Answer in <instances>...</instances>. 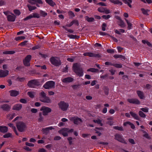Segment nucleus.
<instances>
[{
  "instance_id": "obj_27",
  "label": "nucleus",
  "mask_w": 152,
  "mask_h": 152,
  "mask_svg": "<svg viewBox=\"0 0 152 152\" xmlns=\"http://www.w3.org/2000/svg\"><path fill=\"white\" fill-rule=\"evenodd\" d=\"M123 1L124 2L125 4H127L131 8L132 7V6L131 4L132 2V0H124Z\"/></svg>"
},
{
  "instance_id": "obj_60",
  "label": "nucleus",
  "mask_w": 152,
  "mask_h": 152,
  "mask_svg": "<svg viewBox=\"0 0 152 152\" xmlns=\"http://www.w3.org/2000/svg\"><path fill=\"white\" fill-rule=\"evenodd\" d=\"M97 5H100V6H106V4L102 2H101L99 3H97Z\"/></svg>"
},
{
  "instance_id": "obj_26",
  "label": "nucleus",
  "mask_w": 152,
  "mask_h": 152,
  "mask_svg": "<svg viewBox=\"0 0 152 152\" xmlns=\"http://www.w3.org/2000/svg\"><path fill=\"white\" fill-rule=\"evenodd\" d=\"M93 121L95 123H96L101 126L103 125V124L102 123V121L99 118H97L96 120H94Z\"/></svg>"
},
{
  "instance_id": "obj_61",
  "label": "nucleus",
  "mask_w": 152,
  "mask_h": 152,
  "mask_svg": "<svg viewBox=\"0 0 152 152\" xmlns=\"http://www.w3.org/2000/svg\"><path fill=\"white\" fill-rule=\"evenodd\" d=\"M34 1L36 3H37L39 4H42V2L41 0H32Z\"/></svg>"
},
{
  "instance_id": "obj_49",
  "label": "nucleus",
  "mask_w": 152,
  "mask_h": 152,
  "mask_svg": "<svg viewBox=\"0 0 152 152\" xmlns=\"http://www.w3.org/2000/svg\"><path fill=\"white\" fill-rule=\"evenodd\" d=\"M105 8L103 7H99L98 8V10L100 12H104Z\"/></svg>"
},
{
  "instance_id": "obj_32",
  "label": "nucleus",
  "mask_w": 152,
  "mask_h": 152,
  "mask_svg": "<svg viewBox=\"0 0 152 152\" xmlns=\"http://www.w3.org/2000/svg\"><path fill=\"white\" fill-rule=\"evenodd\" d=\"M32 18H38L40 17L39 15L37 13H34L31 14Z\"/></svg>"
},
{
  "instance_id": "obj_41",
  "label": "nucleus",
  "mask_w": 152,
  "mask_h": 152,
  "mask_svg": "<svg viewBox=\"0 0 152 152\" xmlns=\"http://www.w3.org/2000/svg\"><path fill=\"white\" fill-rule=\"evenodd\" d=\"M48 4L51 6H53L56 5L55 3L52 0H48Z\"/></svg>"
},
{
  "instance_id": "obj_52",
  "label": "nucleus",
  "mask_w": 152,
  "mask_h": 152,
  "mask_svg": "<svg viewBox=\"0 0 152 152\" xmlns=\"http://www.w3.org/2000/svg\"><path fill=\"white\" fill-rule=\"evenodd\" d=\"M29 97L31 98H33L34 97V95L33 93L31 92H28L27 93Z\"/></svg>"
},
{
  "instance_id": "obj_46",
  "label": "nucleus",
  "mask_w": 152,
  "mask_h": 152,
  "mask_svg": "<svg viewBox=\"0 0 152 152\" xmlns=\"http://www.w3.org/2000/svg\"><path fill=\"white\" fill-rule=\"evenodd\" d=\"M142 131L143 132V133L145 134L143 135V136L149 139L150 138V137L149 136L148 134L146 133L145 131L144 130H142Z\"/></svg>"
},
{
  "instance_id": "obj_64",
  "label": "nucleus",
  "mask_w": 152,
  "mask_h": 152,
  "mask_svg": "<svg viewBox=\"0 0 152 152\" xmlns=\"http://www.w3.org/2000/svg\"><path fill=\"white\" fill-rule=\"evenodd\" d=\"M39 152H46V151L44 148H41L38 150Z\"/></svg>"
},
{
  "instance_id": "obj_42",
  "label": "nucleus",
  "mask_w": 152,
  "mask_h": 152,
  "mask_svg": "<svg viewBox=\"0 0 152 152\" xmlns=\"http://www.w3.org/2000/svg\"><path fill=\"white\" fill-rule=\"evenodd\" d=\"M113 66L116 68H120L122 66L121 64H114L113 63Z\"/></svg>"
},
{
  "instance_id": "obj_16",
  "label": "nucleus",
  "mask_w": 152,
  "mask_h": 152,
  "mask_svg": "<svg viewBox=\"0 0 152 152\" xmlns=\"http://www.w3.org/2000/svg\"><path fill=\"white\" fill-rule=\"evenodd\" d=\"M40 111H42V115H47L48 114V107L44 106L41 107Z\"/></svg>"
},
{
  "instance_id": "obj_63",
  "label": "nucleus",
  "mask_w": 152,
  "mask_h": 152,
  "mask_svg": "<svg viewBox=\"0 0 152 152\" xmlns=\"http://www.w3.org/2000/svg\"><path fill=\"white\" fill-rule=\"evenodd\" d=\"M31 111L33 113H36L37 112V110L36 109L32 108L31 110Z\"/></svg>"
},
{
  "instance_id": "obj_34",
  "label": "nucleus",
  "mask_w": 152,
  "mask_h": 152,
  "mask_svg": "<svg viewBox=\"0 0 152 152\" xmlns=\"http://www.w3.org/2000/svg\"><path fill=\"white\" fill-rule=\"evenodd\" d=\"M86 20L88 22H92L94 20V18H89L86 16L85 17Z\"/></svg>"
},
{
  "instance_id": "obj_39",
  "label": "nucleus",
  "mask_w": 152,
  "mask_h": 152,
  "mask_svg": "<svg viewBox=\"0 0 152 152\" xmlns=\"http://www.w3.org/2000/svg\"><path fill=\"white\" fill-rule=\"evenodd\" d=\"M111 17V16L110 15H103L102 16V17L105 20H107Z\"/></svg>"
},
{
  "instance_id": "obj_31",
  "label": "nucleus",
  "mask_w": 152,
  "mask_h": 152,
  "mask_svg": "<svg viewBox=\"0 0 152 152\" xmlns=\"http://www.w3.org/2000/svg\"><path fill=\"white\" fill-rule=\"evenodd\" d=\"M27 6L28 8L29 11H31L32 10H35L37 8L36 7L31 6L29 4H27Z\"/></svg>"
},
{
  "instance_id": "obj_18",
  "label": "nucleus",
  "mask_w": 152,
  "mask_h": 152,
  "mask_svg": "<svg viewBox=\"0 0 152 152\" xmlns=\"http://www.w3.org/2000/svg\"><path fill=\"white\" fill-rule=\"evenodd\" d=\"M1 108L4 110H8L10 108V106L7 104H4L1 106Z\"/></svg>"
},
{
  "instance_id": "obj_15",
  "label": "nucleus",
  "mask_w": 152,
  "mask_h": 152,
  "mask_svg": "<svg viewBox=\"0 0 152 152\" xmlns=\"http://www.w3.org/2000/svg\"><path fill=\"white\" fill-rule=\"evenodd\" d=\"M74 79L71 77H68L62 79V81L65 83H70L72 82Z\"/></svg>"
},
{
  "instance_id": "obj_54",
  "label": "nucleus",
  "mask_w": 152,
  "mask_h": 152,
  "mask_svg": "<svg viewBox=\"0 0 152 152\" xmlns=\"http://www.w3.org/2000/svg\"><path fill=\"white\" fill-rule=\"evenodd\" d=\"M31 18H32V16H31V14H30L29 16H27L26 18H24L23 19V20L24 21H26L30 19Z\"/></svg>"
},
{
  "instance_id": "obj_22",
  "label": "nucleus",
  "mask_w": 152,
  "mask_h": 152,
  "mask_svg": "<svg viewBox=\"0 0 152 152\" xmlns=\"http://www.w3.org/2000/svg\"><path fill=\"white\" fill-rule=\"evenodd\" d=\"M88 56L90 57H100V55L98 54H95L94 53L88 52Z\"/></svg>"
},
{
  "instance_id": "obj_56",
  "label": "nucleus",
  "mask_w": 152,
  "mask_h": 152,
  "mask_svg": "<svg viewBox=\"0 0 152 152\" xmlns=\"http://www.w3.org/2000/svg\"><path fill=\"white\" fill-rule=\"evenodd\" d=\"M26 145L30 147H33L34 146V145L33 144L30 143L28 142H26Z\"/></svg>"
},
{
  "instance_id": "obj_10",
  "label": "nucleus",
  "mask_w": 152,
  "mask_h": 152,
  "mask_svg": "<svg viewBox=\"0 0 152 152\" xmlns=\"http://www.w3.org/2000/svg\"><path fill=\"white\" fill-rule=\"evenodd\" d=\"M115 139L121 142L126 144V142L122 138V136L121 135L116 134L115 135Z\"/></svg>"
},
{
  "instance_id": "obj_20",
  "label": "nucleus",
  "mask_w": 152,
  "mask_h": 152,
  "mask_svg": "<svg viewBox=\"0 0 152 152\" xmlns=\"http://www.w3.org/2000/svg\"><path fill=\"white\" fill-rule=\"evenodd\" d=\"M109 1L111 3L114 4H118L120 5H121L122 4V2L118 0H109Z\"/></svg>"
},
{
  "instance_id": "obj_17",
  "label": "nucleus",
  "mask_w": 152,
  "mask_h": 152,
  "mask_svg": "<svg viewBox=\"0 0 152 152\" xmlns=\"http://www.w3.org/2000/svg\"><path fill=\"white\" fill-rule=\"evenodd\" d=\"M10 95L12 96H16L19 94L18 91L12 90L10 91Z\"/></svg>"
},
{
  "instance_id": "obj_35",
  "label": "nucleus",
  "mask_w": 152,
  "mask_h": 152,
  "mask_svg": "<svg viewBox=\"0 0 152 152\" xmlns=\"http://www.w3.org/2000/svg\"><path fill=\"white\" fill-rule=\"evenodd\" d=\"M118 25L121 27L123 28L125 26L124 23V21L121 20H120L118 22Z\"/></svg>"
},
{
  "instance_id": "obj_55",
  "label": "nucleus",
  "mask_w": 152,
  "mask_h": 152,
  "mask_svg": "<svg viewBox=\"0 0 152 152\" xmlns=\"http://www.w3.org/2000/svg\"><path fill=\"white\" fill-rule=\"evenodd\" d=\"M107 52L111 53H114V50L113 49H109L107 50Z\"/></svg>"
},
{
  "instance_id": "obj_2",
  "label": "nucleus",
  "mask_w": 152,
  "mask_h": 152,
  "mask_svg": "<svg viewBox=\"0 0 152 152\" xmlns=\"http://www.w3.org/2000/svg\"><path fill=\"white\" fill-rule=\"evenodd\" d=\"M73 129H69L67 128H64L58 131L60 134H62L64 137H66L68 135V133L73 132Z\"/></svg>"
},
{
  "instance_id": "obj_14",
  "label": "nucleus",
  "mask_w": 152,
  "mask_h": 152,
  "mask_svg": "<svg viewBox=\"0 0 152 152\" xmlns=\"http://www.w3.org/2000/svg\"><path fill=\"white\" fill-rule=\"evenodd\" d=\"M127 101L130 103L135 104H139L140 103V101L136 99H128Z\"/></svg>"
},
{
  "instance_id": "obj_23",
  "label": "nucleus",
  "mask_w": 152,
  "mask_h": 152,
  "mask_svg": "<svg viewBox=\"0 0 152 152\" xmlns=\"http://www.w3.org/2000/svg\"><path fill=\"white\" fill-rule=\"evenodd\" d=\"M137 93L138 96L140 99H143L144 98L143 93L142 91H137Z\"/></svg>"
},
{
  "instance_id": "obj_45",
  "label": "nucleus",
  "mask_w": 152,
  "mask_h": 152,
  "mask_svg": "<svg viewBox=\"0 0 152 152\" xmlns=\"http://www.w3.org/2000/svg\"><path fill=\"white\" fill-rule=\"evenodd\" d=\"M25 39V37L24 36L18 37L15 38V39L16 41H18L19 40L24 39Z\"/></svg>"
},
{
  "instance_id": "obj_58",
  "label": "nucleus",
  "mask_w": 152,
  "mask_h": 152,
  "mask_svg": "<svg viewBox=\"0 0 152 152\" xmlns=\"http://www.w3.org/2000/svg\"><path fill=\"white\" fill-rule=\"evenodd\" d=\"M27 42H28L27 41H25L23 42H21L20 44V45L21 46H24L26 45Z\"/></svg>"
},
{
  "instance_id": "obj_11",
  "label": "nucleus",
  "mask_w": 152,
  "mask_h": 152,
  "mask_svg": "<svg viewBox=\"0 0 152 152\" xmlns=\"http://www.w3.org/2000/svg\"><path fill=\"white\" fill-rule=\"evenodd\" d=\"M22 104H15L13 107L12 110H15L19 111L22 108Z\"/></svg>"
},
{
  "instance_id": "obj_43",
  "label": "nucleus",
  "mask_w": 152,
  "mask_h": 152,
  "mask_svg": "<svg viewBox=\"0 0 152 152\" xmlns=\"http://www.w3.org/2000/svg\"><path fill=\"white\" fill-rule=\"evenodd\" d=\"M3 137L4 138H7L12 137V134L11 133H8L4 135Z\"/></svg>"
},
{
  "instance_id": "obj_30",
  "label": "nucleus",
  "mask_w": 152,
  "mask_h": 152,
  "mask_svg": "<svg viewBox=\"0 0 152 152\" xmlns=\"http://www.w3.org/2000/svg\"><path fill=\"white\" fill-rule=\"evenodd\" d=\"M16 115L15 113H12L8 114L7 115V118L8 119L11 120Z\"/></svg>"
},
{
  "instance_id": "obj_7",
  "label": "nucleus",
  "mask_w": 152,
  "mask_h": 152,
  "mask_svg": "<svg viewBox=\"0 0 152 152\" xmlns=\"http://www.w3.org/2000/svg\"><path fill=\"white\" fill-rule=\"evenodd\" d=\"M69 119L71 121H73L75 124L77 125L80 124L82 121L80 118L76 116L70 117Z\"/></svg>"
},
{
  "instance_id": "obj_12",
  "label": "nucleus",
  "mask_w": 152,
  "mask_h": 152,
  "mask_svg": "<svg viewBox=\"0 0 152 152\" xmlns=\"http://www.w3.org/2000/svg\"><path fill=\"white\" fill-rule=\"evenodd\" d=\"M9 74V71L7 70H0V77H3L7 76Z\"/></svg>"
},
{
  "instance_id": "obj_50",
  "label": "nucleus",
  "mask_w": 152,
  "mask_h": 152,
  "mask_svg": "<svg viewBox=\"0 0 152 152\" xmlns=\"http://www.w3.org/2000/svg\"><path fill=\"white\" fill-rule=\"evenodd\" d=\"M107 26V25L105 23H103L102 26V30L103 31H105L106 30L105 28Z\"/></svg>"
},
{
  "instance_id": "obj_3",
  "label": "nucleus",
  "mask_w": 152,
  "mask_h": 152,
  "mask_svg": "<svg viewBox=\"0 0 152 152\" xmlns=\"http://www.w3.org/2000/svg\"><path fill=\"white\" fill-rule=\"evenodd\" d=\"M58 107L62 110L65 111L68 109L69 105L68 103L64 101H61L58 104Z\"/></svg>"
},
{
  "instance_id": "obj_37",
  "label": "nucleus",
  "mask_w": 152,
  "mask_h": 152,
  "mask_svg": "<svg viewBox=\"0 0 152 152\" xmlns=\"http://www.w3.org/2000/svg\"><path fill=\"white\" fill-rule=\"evenodd\" d=\"M125 20L126 21L127 24H128V28L129 29H131L132 28V24L130 23L129 21L127 20L126 19H125Z\"/></svg>"
},
{
  "instance_id": "obj_53",
  "label": "nucleus",
  "mask_w": 152,
  "mask_h": 152,
  "mask_svg": "<svg viewBox=\"0 0 152 152\" xmlns=\"http://www.w3.org/2000/svg\"><path fill=\"white\" fill-rule=\"evenodd\" d=\"M140 110L144 112L147 113L148 111V109L147 107L141 108Z\"/></svg>"
},
{
  "instance_id": "obj_28",
  "label": "nucleus",
  "mask_w": 152,
  "mask_h": 152,
  "mask_svg": "<svg viewBox=\"0 0 152 152\" xmlns=\"http://www.w3.org/2000/svg\"><path fill=\"white\" fill-rule=\"evenodd\" d=\"M8 125L10 127L12 128L14 130L15 133L16 135H18V134L17 132V131L16 130V127L15 126H14L13 124L12 123H10L8 124Z\"/></svg>"
},
{
  "instance_id": "obj_19",
  "label": "nucleus",
  "mask_w": 152,
  "mask_h": 152,
  "mask_svg": "<svg viewBox=\"0 0 152 152\" xmlns=\"http://www.w3.org/2000/svg\"><path fill=\"white\" fill-rule=\"evenodd\" d=\"M55 83L53 81H48V89L54 88Z\"/></svg>"
},
{
  "instance_id": "obj_4",
  "label": "nucleus",
  "mask_w": 152,
  "mask_h": 152,
  "mask_svg": "<svg viewBox=\"0 0 152 152\" xmlns=\"http://www.w3.org/2000/svg\"><path fill=\"white\" fill-rule=\"evenodd\" d=\"M16 126L18 131L21 132L24 131L26 128V124L22 122H18Z\"/></svg>"
},
{
  "instance_id": "obj_6",
  "label": "nucleus",
  "mask_w": 152,
  "mask_h": 152,
  "mask_svg": "<svg viewBox=\"0 0 152 152\" xmlns=\"http://www.w3.org/2000/svg\"><path fill=\"white\" fill-rule=\"evenodd\" d=\"M51 63L53 65L58 66L61 65V61L57 57H52L50 59Z\"/></svg>"
},
{
  "instance_id": "obj_57",
  "label": "nucleus",
  "mask_w": 152,
  "mask_h": 152,
  "mask_svg": "<svg viewBox=\"0 0 152 152\" xmlns=\"http://www.w3.org/2000/svg\"><path fill=\"white\" fill-rule=\"evenodd\" d=\"M40 13L41 15L44 17L45 16L47 15V13L42 11H40Z\"/></svg>"
},
{
  "instance_id": "obj_36",
  "label": "nucleus",
  "mask_w": 152,
  "mask_h": 152,
  "mask_svg": "<svg viewBox=\"0 0 152 152\" xmlns=\"http://www.w3.org/2000/svg\"><path fill=\"white\" fill-rule=\"evenodd\" d=\"M15 52L12 51H5L3 52V54H10L14 53Z\"/></svg>"
},
{
  "instance_id": "obj_51",
  "label": "nucleus",
  "mask_w": 152,
  "mask_h": 152,
  "mask_svg": "<svg viewBox=\"0 0 152 152\" xmlns=\"http://www.w3.org/2000/svg\"><path fill=\"white\" fill-rule=\"evenodd\" d=\"M14 12L17 15H19L20 14L19 10H14Z\"/></svg>"
},
{
  "instance_id": "obj_40",
  "label": "nucleus",
  "mask_w": 152,
  "mask_h": 152,
  "mask_svg": "<svg viewBox=\"0 0 152 152\" xmlns=\"http://www.w3.org/2000/svg\"><path fill=\"white\" fill-rule=\"evenodd\" d=\"M139 114L140 116L141 117L145 118L146 116L145 114L141 111H139Z\"/></svg>"
},
{
  "instance_id": "obj_25",
  "label": "nucleus",
  "mask_w": 152,
  "mask_h": 152,
  "mask_svg": "<svg viewBox=\"0 0 152 152\" xmlns=\"http://www.w3.org/2000/svg\"><path fill=\"white\" fill-rule=\"evenodd\" d=\"M103 129L102 128H97L96 129V133L98 136H100L101 134V132Z\"/></svg>"
},
{
  "instance_id": "obj_48",
  "label": "nucleus",
  "mask_w": 152,
  "mask_h": 152,
  "mask_svg": "<svg viewBox=\"0 0 152 152\" xmlns=\"http://www.w3.org/2000/svg\"><path fill=\"white\" fill-rule=\"evenodd\" d=\"M114 128L115 129L118 130L120 131H122L123 130V127L122 126L119 127L118 126H115L114 127Z\"/></svg>"
},
{
  "instance_id": "obj_59",
  "label": "nucleus",
  "mask_w": 152,
  "mask_h": 152,
  "mask_svg": "<svg viewBox=\"0 0 152 152\" xmlns=\"http://www.w3.org/2000/svg\"><path fill=\"white\" fill-rule=\"evenodd\" d=\"M63 27L64 28L65 30L66 31H67L68 32H69V33H72L73 32V31L72 30V29H67L66 28V27L65 26H63Z\"/></svg>"
},
{
  "instance_id": "obj_8",
  "label": "nucleus",
  "mask_w": 152,
  "mask_h": 152,
  "mask_svg": "<svg viewBox=\"0 0 152 152\" xmlns=\"http://www.w3.org/2000/svg\"><path fill=\"white\" fill-rule=\"evenodd\" d=\"M40 99L41 101L43 102H47L48 98L46 96V94L44 91H42L39 94Z\"/></svg>"
},
{
  "instance_id": "obj_33",
  "label": "nucleus",
  "mask_w": 152,
  "mask_h": 152,
  "mask_svg": "<svg viewBox=\"0 0 152 152\" xmlns=\"http://www.w3.org/2000/svg\"><path fill=\"white\" fill-rule=\"evenodd\" d=\"M74 23H76L77 24H78V22L77 20H74L72 22H71L70 24H67L66 25V26H68V27H70L72 25H73V24Z\"/></svg>"
},
{
  "instance_id": "obj_62",
  "label": "nucleus",
  "mask_w": 152,
  "mask_h": 152,
  "mask_svg": "<svg viewBox=\"0 0 152 152\" xmlns=\"http://www.w3.org/2000/svg\"><path fill=\"white\" fill-rule=\"evenodd\" d=\"M20 102L22 103H26V100L25 99H21L20 100Z\"/></svg>"
},
{
  "instance_id": "obj_29",
  "label": "nucleus",
  "mask_w": 152,
  "mask_h": 152,
  "mask_svg": "<svg viewBox=\"0 0 152 152\" xmlns=\"http://www.w3.org/2000/svg\"><path fill=\"white\" fill-rule=\"evenodd\" d=\"M113 56L115 58H120L124 60H125V57L124 56L121 55H115Z\"/></svg>"
},
{
  "instance_id": "obj_1",
  "label": "nucleus",
  "mask_w": 152,
  "mask_h": 152,
  "mask_svg": "<svg viewBox=\"0 0 152 152\" xmlns=\"http://www.w3.org/2000/svg\"><path fill=\"white\" fill-rule=\"evenodd\" d=\"M73 70L76 74L80 77H81L83 75V70L80 64L75 63L73 64L72 66Z\"/></svg>"
},
{
  "instance_id": "obj_5",
  "label": "nucleus",
  "mask_w": 152,
  "mask_h": 152,
  "mask_svg": "<svg viewBox=\"0 0 152 152\" xmlns=\"http://www.w3.org/2000/svg\"><path fill=\"white\" fill-rule=\"evenodd\" d=\"M39 85V83L37 80H33L28 82V85L30 88H36Z\"/></svg>"
},
{
  "instance_id": "obj_9",
  "label": "nucleus",
  "mask_w": 152,
  "mask_h": 152,
  "mask_svg": "<svg viewBox=\"0 0 152 152\" xmlns=\"http://www.w3.org/2000/svg\"><path fill=\"white\" fill-rule=\"evenodd\" d=\"M31 56L30 55L27 56L25 59L23 60V62L24 65L26 66L30 65V61L31 59Z\"/></svg>"
},
{
  "instance_id": "obj_24",
  "label": "nucleus",
  "mask_w": 152,
  "mask_h": 152,
  "mask_svg": "<svg viewBox=\"0 0 152 152\" xmlns=\"http://www.w3.org/2000/svg\"><path fill=\"white\" fill-rule=\"evenodd\" d=\"M130 113L131 115L135 119L139 120V118L137 114L132 112H130Z\"/></svg>"
},
{
  "instance_id": "obj_21",
  "label": "nucleus",
  "mask_w": 152,
  "mask_h": 152,
  "mask_svg": "<svg viewBox=\"0 0 152 152\" xmlns=\"http://www.w3.org/2000/svg\"><path fill=\"white\" fill-rule=\"evenodd\" d=\"M8 131V128L6 126H0V132L5 133Z\"/></svg>"
},
{
  "instance_id": "obj_47",
  "label": "nucleus",
  "mask_w": 152,
  "mask_h": 152,
  "mask_svg": "<svg viewBox=\"0 0 152 152\" xmlns=\"http://www.w3.org/2000/svg\"><path fill=\"white\" fill-rule=\"evenodd\" d=\"M67 140L69 141V144L71 145L73 144V141L72 140V138L71 137H69L67 138Z\"/></svg>"
},
{
  "instance_id": "obj_13",
  "label": "nucleus",
  "mask_w": 152,
  "mask_h": 152,
  "mask_svg": "<svg viewBox=\"0 0 152 152\" xmlns=\"http://www.w3.org/2000/svg\"><path fill=\"white\" fill-rule=\"evenodd\" d=\"M8 20L9 21L13 22L15 21L16 17L13 14L8 15L7 17Z\"/></svg>"
},
{
  "instance_id": "obj_38",
  "label": "nucleus",
  "mask_w": 152,
  "mask_h": 152,
  "mask_svg": "<svg viewBox=\"0 0 152 152\" xmlns=\"http://www.w3.org/2000/svg\"><path fill=\"white\" fill-rule=\"evenodd\" d=\"M141 10L142 12L144 14L146 15H148V12H149V10H145L144 9L142 8L141 9Z\"/></svg>"
},
{
  "instance_id": "obj_44",
  "label": "nucleus",
  "mask_w": 152,
  "mask_h": 152,
  "mask_svg": "<svg viewBox=\"0 0 152 152\" xmlns=\"http://www.w3.org/2000/svg\"><path fill=\"white\" fill-rule=\"evenodd\" d=\"M87 71H90L92 72H96L97 71V69H96L94 68H91L89 69H88L87 70Z\"/></svg>"
}]
</instances>
